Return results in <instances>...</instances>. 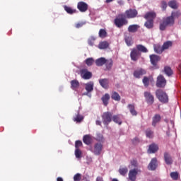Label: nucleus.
I'll return each mask as SVG.
<instances>
[{
    "mask_svg": "<svg viewBox=\"0 0 181 181\" xmlns=\"http://www.w3.org/2000/svg\"><path fill=\"white\" fill-rule=\"evenodd\" d=\"M180 16L179 11H175L171 13L170 16L163 18V22L160 24V30H165L168 26H173L175 25V19Z\"/></svg>",
    "mask_w": 181,
    "mask_h": 181,
    "instance_id": "f257e3e1",
    "label": "nucleus"
},
{
    "mask_svg": "<svg viewBox=\"0 0 181 181\" xmlns=\"http://www.w3.org/2000/svg\"><path fill=\"white\" fill-rule=\"evenodd\" d=\"M114 23L117 28H122V26L128 25V20L122 16H119L115 19Z\"/></svg>",
    "mask_w": 181,
    "mask_h": 181,
    "instance_id": "f03ea898",
    "label": "nucleus"
},
{
    "mask_svg": "<svg viewBox=\"0 0 181 181\" xmlns=\"http://www.w3.org/2000/svg\"><path fill=\"white\" fill-rule=\"evenodd\" d=\"M156 95L160 103H168V95L163 90L160 89L157 90L156 91Z\"/></svg>",
    "mask_w": 181,
    "mask_h": 181,
    "instance_id": "7ed1b4c3",
    "label": "nucleus"
},
{
    "mask_svg": "<svg viewBox=\"0 0 181 181\" xmlns=\"http://www.w3.org/2000/svg\"><path fill=\"white\" fill-rule=\"evenodd\" d=\"M102 119L104 125H108L112 121V113L110 112H104L102 115Z\"/></svg>",
    "mask_w": 181,
    "mask_h": 181,
    "instance_id": "20e7f679",
    "label": "nucleus"
},
{
    "mask_svg": "<svg viewBox=\"0 0 181 181\" xmlns=\"http://www.w3.org/2000/svg\"><path fill=\"white\" fill-rule=\"evenodd\" d=\"M130 57L133 62H136V60L141 57V53L138 51V49H133L130 53Z\"/></svg>",
    "mask_w": 181,
    "mask_h": 181,
    "instance_id": "39448f33",
    "label": "nucleus"
},
{
    "mask_svg": "<svg viewBox=\"0 0 181 181\" xmlns=\"http://www.w3.org/2000/svg\"><path fill=\"white\" fill-rule=\"evenodd\" d=\"M93 74L91 72L88 71L87 69L81 70V77H82V78L84 80H90Z\"/></svg>",
    "mask_w": 181,
    "mask_h": 181,
    "instance_id": "423d86ee",
    "label": "nucleus"
},
{
    "mask_svg": "<svg viewBox=\"0 0 181 181\" xmlns=\"http://www.w3.org/2000/svg\"><path fill=\"white\" fill-rule=\"evenodd\" d=\"M157 87H165L166 86V79L163 77V76L160 75L157 78V82H156Z\"/></svg>",
    "mask_w": 181,
    "mask_h": 181,
    "instance_id": "0eeeda50",
    "label": "nucleus"
},
{
    "mask_svg": "<svg viewBox=\"0 0 181 181\" xmlns=\"http://www.w3.org/2000/svg\"><path fill=\"white\" fill-rule=\"evenodd\" d=\"M144 97L146 98V103L150 104V105H152V103L155 101V98L151 92H145Z\"/></svg>",
    "mask_w": 181,
    "mask_h": 181,
    "instance_id": "6e6552de",
    "label": "nucleus"
},
{
    "mask_svg": "<svg viewBox=\"0 0 181 181\" xmlns=\"http://www.w3.org/2000/svg\"><path fill=\"white\" fill-rule=\"evenodd\" d=\"M125 15L127 18L131 19L132 18H136V15H138V11L136 9H129L126 11Z\"/></svg>",
    "mask_w": 181,
    "mask_h": 181,
    "instance_id": "1a4fd4ad",
    "label": "nucleus"
},
{
    "mask_svg": "<svg viewBox=\"0 0 181 181\" xmlns=\"http://www.w3.org/2000/svg\"><path fill=\"white\" fill-rule=\"evenodd\" d=\"M136 175H138V170L136 169L131 170L129 172V179L131 181H135L136 180Z\"/></svg>",
    "mask_w": 181,
    "mask_h": 181,
    "instance_id": "9d476101",
    "label": "nucleus"
},
{
    "mask_svg": "<svg viewBox=\"0 0 181 181\" xmlns=\"http://www.w3.org/2000/svg\"><path fill=\"white\" fill-rule=\"evenodd\" d=\"M78 9L80 11V12H86L87 9H88V5L83 1H81L78 3Z\"/></svg>",
    "mask_w": 181,
    "mask_h": 181,
    "instance_id": "9b49d317",
    "label": "nucleus"
},
{
    "mask_svg": "<svg viewBox=\"0 0 181 181\" xmlns=\"http://www.w3.org/2000/svg\"><path fill=\"white\" fill-rule=\"evenodd\" d=\"M173 45V42H172L171 41H167V42H164L162 46V48H160V49L158 51V52L163 53V50H166V49H169V47H172Z\"/></svg>",
    "mask_w": 181,
    "mask_h": 181,
    "instance_id": "f8f14e48",
    "label": "nucleus"
},
{
    "mask_svg": "<svg viewBox=\"0 0 181 181\" xmlns=\"http://www.w3.org/2000/svg\"><path fill=\"white\" fill-rule=\"evenodd\" d=\"M144 74H146V71L143 69H136L134 72V76L136 77V78H139L141 76H144Z\"/></svg>",
    "mask_w": 181,
    "mask_h": 181,
    "instance_id": "ddd939ff",
    "label": "nucleus"
},
{
    "mask_svg": "<svg viewBox=\"0 0 181 181\" xmlns=\"http://www.w3.org/2000/svg\"><path fill=\"white\" fill-rule=\"evenodd\" d=\"M103 151V144L98 143L95 144L93 153L95 155H100Z\"/></svg>",
    "mask_w": 181,
    "mask_h": 181,
    "instance_id": "4468645a",
    "label": "nucleus"
},
{
    "mask_svg": "<svg viewBox=\"0 0 181 181\" xmlns=\"http://www.w3.org/2000/svg\"><path fill=\"white\" fill-rule=\"evenodd\" d=\"M164 160L167 165H172L173 163V160L172 159V156L168 153H164Z\"/></svg>",
    "mask_w": 181,
    "mask_h": 181,
    "instance_id": "2eb2a0df",
    "label": "nucleus"
},
{
    "mask_svg": "<svg viewBox=\"0 0 181 181\" xmlns=\"http://www.w3.org/2000/svg\"><path fill=\"white\" fill-rule=\"evenodd\" d=\"M150 60L153 66H156V64L159 60H160V58L158 55L152 54V55H150Z\"/></svg>",
    "mask_w": 181,
    "mask_h": 181,
    "instance_id": "dca6fc26",
    "label": "nucleus"
},
{
    "mask_svg": "<svg viewBox=\"0 0 181 181\" xmlns=\"http://www.w3.org/2000/svg\"><path fill=\"white\" fill-rule=\"evenodd\" d=\"M85 89L87 93H91L94 90V82L90 81L85 84Z\"/></svg>",
    "mask_w": 181,
    "mask_h": 181,
    "instance_id": "f3484780",
    "label": "nucleus"
},
{
    "mask_svg": "<svg viewBox=\"0 0 181 181\" xmlns=\"http://www.w3.org/2000/svg\"><path fill=\"white\" fill-rule=\"evenodd\" d=\"M144 18L147 21H153L154 18H156V13L153 11L148 12L145 15Z\"/></svg>",
    "mask_w": 181,
    "mask_h": 181,
    "instance_id": "a211bd4d",
    "label": "nucleus"
},
{
    "mask_svg": "<svg viewBox=\"0 0 181 181\" xmlns=\"http://www.w3.org/2000/svg\"><path fill=\"white\" fill-rule=\"evenodd\" d=\"M112 119L114 121V122H115L116 124H118L119 125H121V124H122V115H114L112 117Z\"/></svg>",
    "mask_w": 181,
    "mask_h": 181,
    "instance_id": "6ab92c4d",
    "label": "nucleus"
},
{
    "mask_svg": "<svg viewBox=\"0 0 181 181\" xmlns=\"http://www.w3.org/2000/svg\"><path fill=\"white\" fill-rule=\"evenodd\" d=\"M99 83L103 88H108L110 81L107 78L100 79Z\"/></svg>",
    "mask_w": 181,
    "mask_h": 181,
    "instance_id": "aec40b11",
    "label": "nucleus"
},
{
    "mask_svg": "<svg viewBox=\"0 0 181 181\" xmlns=\"http://www.w3.org/2000/svg\"><path fill=\"white\" fill-rule=\"evenodd\" d=\"M156 158H153L151 161V163L148 165V169L149 170H155L156 169Z\"/></svg>",
    "mask_w": 181,
    "mask_h": 181,
    "instance_id": "412c9836",
    "label": "nucleus"
},
{
    "mask_svg": "<svg viewBox=\"0 0 181 181\" xmlns=\"http://www.w3.org/2000/svg\"><path fill=\"white\" fill-rule=\"evenodd\" d=\"M159 149V147L156 144H151L149 146V148L148 150V153H155Z\"/></svg>",
    "mask_w": 181,
    "mask_h": 181,
    "instance_id": "4be33fe9",
    "label": "nucleus"
},
{
    "mask_svg": "<svg viewBox=\"0 0 181 181\" xmlns=\"http://www.w3.org/2000/svg\"><path fill=\"white\" fill-rule=\"evenodd\" d=\"M139 28V25H136V24L131 25L128 28V32H129L130 33H135V32L138 30Z\"/></svg>",
    "mask_w": 181,
    "mask_h": 181,
    "instance_id": "5701e85b",
    "label": "nucleus"
},
{
    "mask_svg": "<svg viewBox=\"0 0 181 181\" xmlns=\"http://www.w3.org/2000/svg\"><path fill=\"white\" fill-rule=\"evenodd\" d=\"M160 115H155V116L153 117V122H152V125L153 127H156V124H158V122H160Z\"/></svg>",
    "mask_w": 181,
    "mask_h": 181,
    "instance_id": "b1692460",
    "label": "nucleus"
},
{
    "mask_svg": "<svg viewBox=\"0 0 181 181\" xmlns=\"http://www.w3.org/2000/svg\"><path fill=\"white\" fill-rule=\"evenodd\" d=\"M83 141L86 144V145H90V144H91V141H93V139L91 138V136L90 134H86L83 136Z\"/></svg>",
    "mask_w": 181,
    "mask_h": 181,
    "instance_id": "393cba45",
    "label": "nucleus"
},
{
    "mask_svg": "<svg viewBox=\"0 0 181 181\" xmlns=\"http://www.w3.org/2000/svg\"><path fill=\"white\" fill-rule=\"evenodd\" d=\"M105 63H107V59H105V58L104 57H101L99 58L98 59H96L95 61V64L96 66H104V64H105Z\"/></svg>",
    "mask_w": 181,
    "mask_h": 181,
    "instance_id": "a878e982",
    "label": "nucleus"
},
{
    "mask_svg": "<svg viewBox=\"0 0 181 181\" xmlns=\"http://www.w3.org/2000/svg\"><path fill=\"white\" fill-rule=\"evenodd\" d=\"M108 46H110V43L107 41L100 42L98 46V49H107Z\"/></svg>",
    "mask_w": 181,
    "mask_h": 181,
    "instance_id": "bb28decb",
    "label": "nucleus"
},
{
    "mask_svg": "<svg viewBox=\"0 0 181 181\" xmlns=\"http://www.w3.org/2000/svg\"><path fill=\"white\" fill-rule=\"evenodd\" d=\"M79 86L80 83H78V81L73 80L71 81V88H72V90H77V88H78Z\"/></svg>",
    "mask_w": 181,
    "mask_h": 181,
    "instance_id": "cd10ccee",
    "label": "nucleus"
},
{
    "mask_svg": "<svg viewBox=\"0 0 181 181\" xmlns=\"http://www.w3.org/2000/svg\"><path fill=\"white\" fill-rule=\"evenodd\" d=\"M102 101L104 105H108V101H110V94L106 93L102 97Z\"/></svg>",
    "mask_w": 181,
    "mask_h": 181,
    "instance_id": "c85d7f7f",
    "label": "nucleus"
},
{
    "mask_svg": "<svg viewBox=\"0 0 181 181\" xmlns=\"http://www.w3.org/2000/svg\"><path fill=\"white\" fill-rule=\"evenodd\" d=\"M149 81H151V83H152L153 81V78L144 77L143 78V84H144L145 87H148V86H149Z\"/></svg>",
    "mask_w": 181,
    "mask_h": 181,
    "instance_id": "c756f323",
    "label": "nucleus"
},
{
    "mask_svg": "<svg viewBox=\"0 0 181 181\" xmlns=\"http://www.w3.org/2000/svg\"><path fill=\"white\" fill-rule=\"evenodd\" d=\"M136 50H138L140 52H142V53H148V49H146L145 46L141 45H139L136 46Z\"/></svg>",
    "mask_w": 181,
    "mask_h": 181,
    "instance_id": "7c9ffc66",
    "label": "nucleus"
},
{
    "mask_svg": "<svg viewBox=\"0 0 181 181\" xmlns=\"http://www.w3.org/2000/svg\"><path fill=\"white\" fill-rule=\"evenodd\" d=\"M128 109L129 110L132 115H136L138 114L136 110H135V105L130 104L128 105Z\"/></svg>",
    "mask_w": 181,
    "mask_h": 181,
    "instance_id": "2f4dec72",
    "label": "nucleus"
},
{
    "mask_svg": "<svg viewBox=\"0 0 181 181\" xmlns=\"http://www.w3.org/2000/svg\"><path fill=\"white\" fill-rule=\"evenodd\" d=\"M144 26H146L147 29H152V28H153V21L147 20V21L144 24Z\"/></svg>",
    "mask_w": 181,
    "mask_h": 181,
    "instance_id": "473e14b6",
    "label": "nucleus"
},
{
    "mask_svg": "<svg viewBox=\"0 0 181 181\" xmlns=\"http://www.w3.org/2000/svg\"><path fill=\"white\" fill-rule=\"evenodd\" d=\"M112 100H115V101H119V100H121V96H119V94H118V93L112 92Z\"/></svg>",
    "mask_w": 181,
    "mask_h": 181,
    "instance_id": "72a5a7b5",
    "label": "nucleus"
},
{
    "mask_svg": "<svg viewBox=\"0 0 181 181\" xmlns=\"http://www.w3.org/2000/svg\"><path fill=\"white\" fill-rule=\"evenodd\" d=\"M64 10L66 11V12H67V13H69L70 15H73V13H76V10L71 8V7L65 6Z\"/></svg>",
    "mask_w": 181,
    "mask_h": 181,
    "instance_id": "f704fd0d",
    "label": "nucleus"
},
{
    "mask_svg": "<svg viewBox=\"0 0 181 181\" xmlns=\"http://www.w3.org/2000/svg\"><path fill=\"white\" fill-rule=\"evenodd\" d=\"M119 173L120 175H122V176H125V175H127V173H128V168H127V167L120 168L119 169Z\"/></svg>",
    "mask_w": 181,
    "mask_h": 181,
    "instance_id": "c9c22d12",
    "label": "nucleus"
},
{
    "mask_svg": "<svg viewBox=\"0 0 181 181\" xmlns=\"http://www.w3.org/2000/svg\"><path fill=\"white\" fill-rule=\"evenodd\" d=\"M164 72L167 76H172V74H173V71H172V69L169 66H165L164 68Z\"/></svg>",
    "mask_w": 181,
    "mask_h": 181,
    "instance_id": "e433bc0d",
    "label": "nucleus"
},
{
    "mask_svg": "<svg viewBox=\"0 0 181 181\" xmlns=\"http://www.w3.org/2000/svg\"><path fill=\"white\" fill-rule=\"evenodd\" d=\"M107 37V31L104 29H100L99 31V37L103 39L104 37Z\"/></svg>",
    "mask_w": 181,
    "mask_h": 181,
    "instance_id": "4c0bfd02",
    "label": "nucleus"
},
{
    "mask_svg": "<svg viewBox=\"0 0 181 181\" xmlns=\"http://www.w3.org/2000/svg\"><path fill=\"white\" fill-rule=\"evenodd\" d=\"M125 42L127 46H132L134 41L132 40V37H126Z\"/></svg>",
    "mask_w": 181,
    "mask_h": 181,
    "instance_id": "58836bf2",
    "label": "nucleus"
},
{
    "mask_svg": "<svg viewBox=\"0 0 181 181\" xmlns=\"http://www.w3.org/2000/svg\"><path fill=\"white\" fill-rule=\"evenodd\" d=\"M168 6L170 8H172L173 9H176L177 8V4L175 1H171L168 3Z\"/></svg>",
    "mask_w": 181,
    "mask_h": 181,
    "instance_id": "ea45409f",
    "label": "nucleus"
},
{
    "mask_svg": "<svg viewBox=\"0 0 181 181\" xmlns=\"http://www.w3.org/2000/svg\"><path fill=\"white\" fill-rule=\"evenodd\" d=\"M85 63L86 64H87V66H93V64H94V59L88 58L86 59Z\"/></svg>",
    "mask_w": 181,
    "mask_h": 181,
    "instance_id": "a19ab883",
    "label": "nucleus"
},
{
    "mask_svg": "<svg viewBox=\"0 0 181 181\" xmlns=\"http://www.w3.org/2000/svg\"><path fill=\"white\" fill-rule=\"evenodd\" d=\"M170 177L173 179V180H177L179 178V173H177V172H173L170 173Z\"/></svg>",
    "mask_w": 181,
    "mask_h": 181,
    "instance_id": "79ce46f5",
    "label": "nucleus"
},
{
    "mask_svg": "<svg viewBox=\"0 0 181 181\" xmlns=\"http://www.w3.org/2000/svg\"><path fill=\"white\" fill-rule=\"evenodd\" d=\"M83 118L84 117L83 116L78 115L76 117L74 118V121L75 122H81V121H83Z\"/></svg>",
    "mask_w": 181,
    "mask_h": 181,
    "instance_id": "37998d69",
    "label": "nucleus"
},
{
    "mask_svg": "<svg viewBox=\"0 0 181 181\" xmlns=\"http://www.w3.org/2000/svg\"><path fill=\"white\" fill-rule=\"evenodd\" d=\"M75 156L77 159H80V158H81V151H80V149L76 148Z\"/></svg>",
    "mask_w": 181,
    "mask_h": 181,
    "instance_id": "c03bdc74",
    "label": "nucleus"
},
{
    "mask_svg": "<svg viewBox=\"0 0 181 181\" xmlns=\"http://www.w3.org/2000/svg\"><path fill=\"white\" fill-rule=\"evenodd\" d=\"M95 40V37H90L88 40V43L89 46H94V41Z\"/></svg>",
    "mask_w": 181,
    "mask_h": 181,
    "instance_id": "a18cd8bd",
    "label": "nucleus"
},
{
    "mask_svg": "<svg viewBox=\"0 0 181 181\" xmlns=\"http://www.w3.org/2000/svg\"><path fill=\"white\" fill-rule=\"evenodd\" d=\"M160 49H162V47L160 45H154V51L156 52V53H158L160 54V53H162V52H158L159 50H160Z\"/></svg>",
    "mask_w": 181,
    "mask_h": 181,
    "instance_id": "49530a36",
    "label": "nucleus"
},
{
    "mask_svg": "<svg viewBox=\"0 0 181 181\" xmlns=\"http://www.w3.org/2000/svg\"><path fill=\"white\" fill-rule=\"evenodd\" d=\"M74 181H81V174H80V173H76V174L74 176Z\"/></svg>",
    "mask_w": 181,
    "mask_h": 181,
    "instance_id": "de8ad7c7",
    "label": "nucleus"
},
{
    "mask_svg": "<svg viewBox=\"0 0 181 181\" xmlns=\"http://www.w3.org/2000/svg\"><path fill=\"white\" fill-rule=\"evenodd\" d=\"M146 135L147 138H152L153 136V132L148 129L146 132Z\"/></svg>",
    "mask_w": 181,
    "mask_h": 181,
    "instance_id": "09e8293b",
    "label": "nucleus"
},
{
    "mask_svg": "<svg viewBox=\"0 0 181 181\" xmlns=\"http://www.w3.org/2000/svg\"><path fill=\"white\" fill-rule=\"evenodd\" d=\"M136 165H138V163H136V160H133L131 161V164L130 165H129V168L132 169V168H136Z\"/></svg>",
    "mask_w": 181,
    "mask_h": 181,
    "instance_id": "8fccbe9b",
    "label": "nucleus"
},
{
    "mask_svg": "<svg viewBox=\"0 0 181 181\" xmlns=\"http://www.w3.org/2000/svg\"><path fill=\"white\" fill-rule=\"evenodd\" d=\"M82 145H83V142H81V141H76L75 143L76 149H78V148Z\"/></svg>",
    "mask_w": 181,
    "mask_h": 181,
    "instance_id": "3c124183",
    "label": "nucleus"
},
{
    "mask_svg": "<svg viewBox=\"0 0 181 181\" xmlns=\"http://www.w3.org/2000/svg\"><path fill=\"white\" fill-rule=\"evenodd\" d=\"M106 66L107 67V69L111 68V66H112V59H109V60H106Z\"/></svg>",
    "mask_w": 181,
    "mask_h": 181,
    "instance_id": "603ef678",
    "label": "nucleus"
},
{
    "mask_svg": "<svg viewBox=\"0 0 181 181\" xmlns=\"http://www.w3.org/2000/svg\"><path fill=\"white\" fill-rule=\"evenodd\" d=\"M83 25H86V22L78 23L76 24L75 26H76V28L77 29H79V28L83 27Z\"/></svg>",
    "mask_w": 181,
    "mask_h": 181,
    "instance_id": "864d4df0",
    "label": "nucleus"
},
{
    "mask_svg": "<svg viewBox=\"0 0 181 181\" xmlns=\"http://www.w3.org/2000/svg\"><path fill=\"white\" fill-rule=\"evenodd\" d=\"M167 7H168V4H166V1H162L161 2V8H162L163 11H165Z\"/></svg>",
    "mask_w": 181,
    "mask_h": 181,
    "instance_id": "5fc2aeb1",
    "label": "nucleus"
},
{
    "mask_svg": "<svg viewBox=\"0 0 181 181\" xmlns=\"http://www.w3.org/2000/svg\"><path fill=\"white\" fill-rule=\"evenodd\" d=\"M95 124L96 125H101V122L100 120H96Z\"/></svg>",
    "mask_w": 181,
    "mask_h": 181,
    "instance_id": "6e6d98bb",
    "label": "nucleus"
},
{
    "mask_svg": "<svg viewBox=\"0 0 181 181\" xmlns=\"http://www.w3.org/2000/svg\"><path fill=\"white\" fill-rule=\"evenodd\" d=\"M57 181H63V178H62V177H58V178L57 179Z\"/></svg>",
    "mask_w": 181,
    "mask_h": 181,
    "instance_id": "4d7b16f0",
    "label": "nucleus"
},
{
    "mask_svg": "<svg viewBox=\"0 0 181 181\" xmlns=\"http://www.w3.org/2000/svg\"><path fill=\"white\" fill-rule=\"evenodd\" d=\"M114 0H106L107 4H110V2H112Z\"/></svg>",
    "mask_w": 181,
    "mask_h": 181,
    "instance_id": "13d9d810",
    "label": "nucleus"
},
{
    "mask_svg": "<svg viewBox=\"0 0 181 181\" xmlns=\"http://www.w3.org/2000/svg\"><path fill=\"white\" fill-rule=\"evenodd\" d=\"M112 181H118V180H117V179L114 178V179H112Z\"/></svg>",
    "mask_w": 181,
    "mask_h": 181,
    "instance_id": "bf43d9fd",
    "label": "nucleus"
},
{
    "mask_svg": "<svg viewBox=\"0 0 181 181\" xmlns=\"http://www.w3.org/2000/svg\"><path fill=\"white\" fill-rule=\"evenodd\" d=\"M87 94H88V93H86V94H85V95H87Z\"/></svg>",
    "mask_w": 181,
    "mask_h": 181,
    "instance_id": "052dcab7",
    "label": "nucleus"
}]
</instances>
